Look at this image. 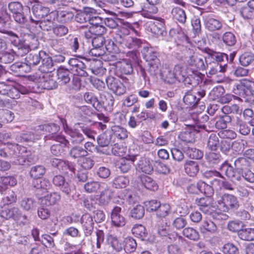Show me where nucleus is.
<instances>
[{"label": "nucleus", "mask_w": 254, "mask_h": 254, "mask_svg": "<svg viewBox=\"0 0 254 254\" xmlns=\"http://www.w3.org/2000/svg\"><path fill=\"white\" fill-rule=\"evenodd\" d=\"M28 13H26L24 11H22L15 15H12L14 21L20 25L25 24L28 21L27 15Z\"/></svg>", "instance_id": "60"}, {"label": "nucleus", "mask_w": 254, "mask_h": 254, "mask_svg": "<svg viewBox=\"0 0 254 254\" xmlns=\"http://www.w3.org/2000/svg\"><path fill=\"white\" fill-rule=\"evenodd\" d=\"M239 238L244 241H251L254 240V228H247L241 229L238 231Z\"/></svg>", "instance_id": "32"}, {"label": "nucleus", "mask_w": 254, "mask_h": 254, "mask_svg": "<svg viewBox=\"0 0 254 254\" xmlns=\"http://www.w3.org/2000/svg\"><path fill=\"white\" fill-rule=\"evenodd\" d=\"M112 196V191L109 189L102 191L100 195L99 202L103 205L108 204Z\"/></svg>", "instance_id": "55"}, {"label": "nucleus", "mask_w": 254, "mask_h": 254, "mask_svg": "<svg viewBox=\"0 0 254 254\" xmlns=\"http://www.w3.org/2000/svg\"><path fill=\"white\" fill-rule=\"evenodd\" d=\"M69 154L72 158L77 159L86 156L88 152L86 151V149H84L82 147L75 146L70 149Z\"/></svg>", "instance_id": "33"}, {"label": "nucleus", "mask_w": 254, "mask_h": 254, "mask_svg": "<svg viewBox=\"0 0 254 254\" xmlns=\"http://www.w3.org/2000/svg\"><path fill=\"white\" fill-rule=\"evenodd\" d=\"M137 165L139 169L146 174H149L153 170V166L150 162L145 158H141Z\"/></svg>", "instance_id": "44"}, {"label": "nucleus", "mask_w": 254, "mask_h": 254, "mask_svg": "<svg viewBox=\"0 0 254 254\" xmlns=\"http://www.w3.org/2000/svg\"><path fill=\"white\" fill-rule=\"evenodd\" d=\"M121 72L125 74H130L133 72L132 65L130 61H124L121 63Z\"/></svg>", "instance_id": "61"}, {"label": "nucleus", "mask_w": 254, "mask_h": 254, "mask_svg": "<svg viewBox=\"0 0 254 254\" xmlns=\"http://www.w3.org/2000/svg\"><path fill=\"white\" fill-rule=\"evenodd\" d=\"M148 30H150L152 33L157 35L165 36L167 32L164 19L161 18L157 19L149 26Z\"/></svg>", "instance_id": "13"}, {"label": "nucleus", "mask_w": 254, "mask_h": 254, "mask_svg": "<svg viewBox=\"0 0 254 254\" xmlns=\"http://www.w3.org/2000/svg\"><path fill=\"white\" fill-rule=\"evenodd\" d=\"M0 123H7L13 121L14 116V114L10 111L7 110H0Z\"/></svg>", "instance_id": "53"}, {"label": "nucleus", "mask_w": 254, "mask_h": 254, "mask_svg": "<svg viewBox=\"0 0 254 254\" xmlns=\"http://www.w3.org/2000/svg\"><path fill=\"white\" fill-rule=\"evenodd\" d=\"M64 129L65 132L69 135L70 141L73 144H81L83 141V135L78 129L69 127L67 125L64 126Z\"/></svg>", "instance_id": "15"}, {"label": "nucleus", "mask_w": 254, "mask_h": 254, "mask_svg": "<svg viewBox=\"0 0 254 254\" xmlns=\"http://www.w3.org/2000/svg\"><path fill=\"white\" fill-rule=\"evenodd\" d=\"M206 159L207 162L210 165H213L219 163L221 160V156L218 153L209 152L206 155Z\"/></svg>", "instance_id": "59"}, {"label": "nucleus", "mask_w": 254, "mask_h": 254, "mask_svg": "<svg viewBox=\"0 0 254 254\" xmlns=\"http://www.w3.org/2000/svg\"><path fill=\"white\" fill-rule=\"evenodd\" d=\"M183 100L186 105L190 106H194L199 101L196 98V96L191 91H189L185 94Z\"/></svg>", "instance_id": "56"}, {"label": "nucleus", "mask_w": 254, "mask_h": 254, "mask_svg": "<svg viewBox=\"0 0 254 254\" xmlns=\"http://www.w3.org/2000/svg\"><path fill=\"white\" fill-rule=\"evenodd\" d=\"M10 20V15L5 11H2L0 13V32L5 33L6 26Z\"/></svg>", "instance_id": "51"}, {"label": "nucleus", "mask_w": 254, "mask_h": 254, "mask_svg": "<svg viewBox=\"0 0 254 254\" xmlns=\"http://www.w3.org/2000/svg\"><path fill=\"white\" fill-rule=\"evenodd\" d=\"M52 182L53 184L67 196H70L74 190V186L70 181H66L64 177L61 175L54 176Z\"/></svg>", "instance_id": "9"}, {"label": "nucleus", "mask_w": 254, "mask_h": 254, "mask_svg": "<svg viewBox=\"0 0 254 254\" xmlns=\"http://www.w3.org/2000/svg\"><path fill=\"white\" fill-rule=\"evenodd\" d=\"M141 181L144 187L149 190L155 191L158 189V186L156 181L148 176H142Z\"/></svg>", "instance_id": "34"}, {"label": "nucleus", "mask_w": 254, "mask_h": 254, "mask_svg": "<svg viewBox=\"0 0 254 254\" xmlns=\"http://www.w3.org/2000/svg\"><path fill=\"white\" fill-rule=\"evenodd\" d=\"M183 234L186 237L191 240L196 241L199 239V234L198 231L191 227L185 228L183 230Z\"/></svg>", "instance_id": "47"}, {"label": "nucleus", "mask_w": 254, "mask_h": 254, "mask_svg": "<svg viewBox=\"0 0 254 254\" xmlns=\"http://www.w3.org/2000/svg\"><path fill=\"white\" fill-rule=\"evenodd\" d=\"M249 161L244 157H239L234 161L235 169L226 161L220 167V170L224 171L228 178L232 181L241 180V172L249 166Z\"/></svg>", "instance_id": "2"}, {"label": "nucleus", "mask_w": 254, "mask_h": 254, "mask_svg": "<svg viewBox=\"0 0 254 254\" xmlns=\"http://www.w3.org/2000/svg\"><path fill=\"white\" fill-rule=\"evenodd\" d=\"M219 140L218 135L216 133H211L207 141V146L211 150H216L217 148Z\"/></svg>", "instance_id": "49"}, {"label": "nucleus", "mask_w": 254, "mask_h": 254, "mask_svg": "<svg viewBox=\"0 0 254 254\" xmlns=\"http://www.w3.org/2000/svg\"><path fill=\"white\" fill-rule=\"evenodd\" d=\"M68 64L70 66V70L74 74L78 76L86 77L88 73L86 70L85 63L77 58H71L68 61Z\"/></svg>", "instance_id": "11"}, {"label": "nucleus", "mask_w": 254, "mask_h": 254, "mask_svg": "<svg viewBox=\"0 0 254 254\" xmlns=\"http://www.w3.org/2000/svg\"><path fill=\"white\" fill-rule=\"evenodd\" d=\"M112 134L109 132H105L99 135L97 138V142L101 146H110Z\"/></svg>", "instance_id": "46"}, {"label": "nucleus", "mask_w": 254, "mask_h": 254, "mask_svg": "<svg viewBox=\"0 0 254 254\" xmlns=\"http://www.w3.org/2000/svg\"><path fill=\"white\" fill-rule=\"evenodd\" d=\"M26 148L17 144L0 143V157L13 159L17 165H23L27 159Z\"/></svg>", "instance_id": "1"}, {"label": "nucleus", "mask_w": 254, "mask_h": 254, "mask_svg": "<svg viewBox=\"0 0 254 254\" xmlns=\"http://www.w3.org/2000/svg\"><path fill=\"white\" fill-rule=\"evenodd\" d=\"M199 209L206 214H211L212 211L213 199L209 196L199 198L196 202Z\"/></svg>", "instance_id": "16"}, {"label": "nucleus", "mask_w": 254, "mask_h": 254, "mask_svg": "<svg viewBox=\"0 0 254 254\" xmlns=\"http://www.w3.org/2000/svg\"><path fill=\"white\" fill-rule=\"evenodd\" d=\"M81 221L85 235H90L94 228L92 217L89 214H84L81 218Z\"/></svg>", "instance_id": "21"}, {"label": "nucleus", "mask_w": 254, "mask_h": 254, "mask_svg": "<svg viewBox=\"0 0 254 254\" xmlns=\"http://www.w3.org/2000/svg\"><path fill=\"white\" fill-rule=\"evenodd\" d=\"M141 53L146 59V60L149 63L159 60L157 58V53L154 51L151 47H144Z\"/></svg>", "instance_id": "35"}, {"label": "nucleus", "mask_w": 254, "mask_h": 254, "mask_svg": "<svg viewBox=\"0 0 254 254\" xmlns=\"http://www.w3.org/2000/svg\"><path fill=\"white\" fill-rule=\"evenodd\" d=\"M67 142L65 144L58 142L59 143L52 145L50 148L52 154L56 156L61 155L64 151V148L68 146L69 144V141L67 139Z\"/></svg>", "instance_id": "39"}, {"label": "nucleus", "mask_w": 254, "mask_h": 254, "mask_svg": "<svg viewBox=\"0 0 254 254\" xmlns=\"http://www.w3.org/2000/svg\"><path fill=\"white\" fill-rule=\"evenodd\" d=\"M220 110L224 115H229L231 113L238 114L240 112V108L238 105L233 104L231 106H224L220 109Z\"/></svg>", "instance_id": "64"}, {"label": "nucleus", "mask_w": 254, "mask_h": 254, "mask_svg": "<svg viewBox=\"0 0 254 254\" xmlns=\"http://www.w3.org/2000/svg\"><path fill=\"white\" fill-rule=\"evenodd\" d=\"M121 208L116 206L114 208L111 213V219L112 223L116 226L121 227L125 224V219L120 213Z\"/></svg>", "instance_id": "22"}, {"label": "nucleus", "mask_w": 254, "mask_h": 254, "mask_svg": "<svg viewBox=\"0 0 254 254\" xmlns=\"http://www.w3.org/2000/svg\"><path fill=\"white\" fill-rule=\"evenodd\" d=\"M128 184V178L123 176H118L113 181V185L116 188H124Z\"/></svg>", "instance_id": "52"}, {"label": "nucleus", "mask_w": 254, "mask_h": 254, "mask_svg": "<svg viewBox=\"0 0 254 254\" xmlns=\"http://www.w3.org/2000/svg\"><path fill=\"white\" fill-rule=\"evenodd\" d=\"M139 156L138 155L129 156L128 158H122L118 163V168L123 173L128 172L131 167V164L137 160Z\"/></svg>", "instance_id": "18"}, {"label": "nucleus", "mask_w": 254, "mask_h": 254, "mask_svg": "<svg viewBox=\"0 0 254 254\" xmlns=\"http://www.w3.org/2000/svg\"><path fill=\"white\" fill-rule=\"evenodd\" d=\"M171 13L173 17L181 23H185L187 16L185 11L182 8L176 7L172 9Z\"/></svg>", "instance_id": "38"}, {"label": "nucleus", "mask_w": 254, "mask_h": 254, "mask_svg": "<svg viewBox=\"0 0 254 254\" xmlns=\"http://www.w3.org/2000/svg\"><path fill=\"white\" fill-rule=\"evenodd\" d=\"M39 138V135L35 134L31 131L22 133L16 138V140L19 142L34 141Z\"/></svg>", "instance_id": "36"}, {"label": "nucleus", "mask_w": 254, "mask_h": 254, "mask_svg": "<svg viewBox=\"0 0 254 254\" xmlns=\"http://www.w3.org/2000/svg\"><path fill=\"white\" fill-rule=\"evenodd\" d=\"M33 15H30L29 19L32 23H37L40 20L46 18L49 16L50 9L45 6H43L39 4H35L32 7Z\"/></svg>", "instance_id": "10"}, {"label": "nucleus", "mask_w": 254, "mask_h": 254, "mask_svg": "<svg viewBox=\"0 0 254 254\" xmlns=\"http://www.w3.org/2000/svg\"><path fill=\"white\" fill-rule=\"evenodd\" d=\"M111 130L114 135L120 139H124L128 136L127 130L122 127L114 126L112 127Z\"/></svg>", "instance_id": "42"}, {"label": "nucleus", "mask_w": 254, "mask_h": 254, "mask_svg": "<svg viewBox=\"0 0 254 254\" xmlns=\"http://www.w3.org/2000/svg\"><path fill=\"white\" fill-rule=\"evenodd\" d=\"M216 200L217 207L224 212H228L230 209H237L239 206L237 197L232 194L225 193L218 195Z\"/></svg>", "instance_id": "5"}, {"label": "nucleus", "mask_w": 254, "mask_h": 254, "mask_svg": "<svg viewBox=\"0 0 254 254\" xmlns=\"http://www.w3.org/2000/svg\"><path fill=\"white\" fill-rule=\"evenodd\" d=\"M58 14L56 11L51 12L47 17L44 18L40 20L37 23H33V24L38 25L39 27L44 31H48L53 29L54 27V23L55 19L57 17Z\"/></svg>", "instance_id": "12"}, {"label": "nucleus", "mask_w": 254, "mask_h": 254, "mask_svg": "<svg viewBox=\"0 0 254 254\" xmlns=\"http://www.w3.org/2000/svg\"><path fill=\"white\" fill-rule=\"evenodd\" d=\"M223 42L228 46H233L236 43V38L234 34L230 32H225L222 36Z\"/></svg>", "instance_id": "57"}, {"label": "nucleus", "mask_w": 254, "mask_h": 254, "mask_svg": "<svg viewBox=\"0 0 254 254\" xmlns=\"http://www.w3.org/2000/svg\"><path fill=\"white\" fill-rule=\"evenodd\" d=\"M240 14L245 19H254V10L248 5L241 8Z\"/></svg>", "instance_id": "62"}, {"label": "nucleus", "mask_w": 254, "mask_h": 254, "mask_svg": "<svg viewBox=\"0 0 254 254\" xmlns=\"http://www.w3.org/2000/svg\"><path fill=\"white\" fill-rule=\"evenodd\" d=\"M32 184L37 190H41L42 193L46 192L51 186L50 182L47 180H35Z\"/></svg>", "instance_id": "45"}, {"label": "nucleus", "mask_w": 254, "mask_h": 254, "mask_svg": "<svg viewBox=\"0 0 254 254\" xmlns=\"http://www.w3.org/2000/svg\"><path fill=\"white\" fill-rule=\"evenodd\" d=\"M46 172L45 168L42 165H36L31 167L30 171V175L31 177L38 180L43 176Z\"/></svg>", "instance_id": "37"}, {"label": "nucleus", "mask_w": 254, "mask_h": 254, "mask_svg": "<svg viewBox=\"0 0 254 254\" xmlns=\"http://www.w3.org/2000/svg\"><path fill=\"white\" fill-rule=\"evenodd\" d=\"M233 126L236 127L239 132L242 135H247L251 131L250 127L240 117H237L234 121Z\"/></svg>", "instance_id": "24"}, {"label": "nucleus", "mask_w": 254, "mask_h": 254, "mask_svg": "<svg viewBox=\"0 0 254 254\" xmlns=\"http://www.w3.org/2000/svg\"><path fill=\"white\" fill-rule=\"evenodd\" d=\"M254 61V54L250 52L242 54L239 57L240 64L244 66H247Z\"/></svg>", "instance_id": "40"}, {"label": "nucleus", "mask_w": 254, "mask_h": 254, "mask_svg": "<svg viewBox=\"0 0 254 254\" xmlns=\"http://www.w3.org/2000/svg\"><path fill=\"white\" fill-rule=\"evenodd\" d=\"M84 99L87 103L91 104L97 111H102L100 102L92 93H85L84 95Z\"/></svg>", "instance_id": "29"}, {"label": "nucleus", "mask_w": 254, "mask_h": 254, "mask_svg": "<svg viewBox=\"0 0 254 254\" xmlns=\"http://www.w3.org/2000/svg\"><path fill=\"white\" fill-rule=\"evenodd\" d=\"M42 55H47L44 51L32 52L29 54L25 58V61L30 67L38 64L42 59Z\"/></svg>", "instance_id": "23"}, {"label": "nucleus", "mask_w": 254, "mask_h": 254, "mask_svg": "<svg viewBox=\"0 0 254 254\" xmlns=\"http://www.w3.org/2000/svg\"><path fill=\"white\" fill-rule=\"evenodd\" d=\"M144 215V209L143 206L137 205L130 211V215L136 219H139Z\"/></svg>", "instance_id": "54"}, {"label": "nucleus", "mask_w": 254, "mask_h": 254, "mask_svg": "<svg viewBox=\"0 0 254 254\" xmlns=\"http://www.w3.org/2000/svg\"><path fill=\"white\" fill-rule=\"evenodd\" d=\"M204 25L205 28L211 32L220 30L223 27L221 21L209 16L204 19Z\"/></svg>", "instance_id": "17"}, {"label": "nucleus", "mask_w": 254, "mask_h": 254, "mask_svg": "<svg viewBox=\"0 0 254 254\" xmlns=\"http://www.w3.org/2000/svg\"><path fill=\"white\" fill-rule=\"evenodd\" d=\"M199 230L203 234H215L218 232L216 224L210 220H205L199 226Z\"/></svg>", "instance_id": "19"}, {"label": "nucleus", "mask_w": 254, "mask_h": 254, "mask_svg": "<svg viewBox=\"0 0 254 254\" xmlns=\"http://www.w3.org/2000/svg\"><path fill=\"white\" fill-rule=\"evenodd\" d=\"M102 100L100 102L102 106V110L105 109L106 110L111 111L114 104V98L112 94L107 93L104 95V97H101Z\"/></svg>", "instance_id": "30"}, {"label": "nucleus", "mask_w": 254, "mask_h": 254, "mask_svg": "<svg viewBox=\"0 0 254 254\" xmlns=\"http://www.w3.org/2000/svg\"><path fill=\"white\" fill-rule=\"evenodd\" d=\"M205 52L208 54L206 57L207 60L215 64H221L228 61V55L223 53H217L209 49H206Z\"/></svg>", "instance_id": "14"}, {"label": "nucleus", "mask_w": 254, "mask_h": 254, "mask_svg": "<svg viewBox=\"0 0 254 254\" xmlns=\"http://www.w3.org/2000/svg\"><path fill=\"white\" fill-rule=\"evenodd\" d=\"M132 234L137 237L143 240L147 235L145 228L142 225L134 226L131 230Z\"/></svg>", "instance_id": "50"}, {"label": "nucleus", "mask_w": 254, "mask_h": 254, "mask_svg": "<svg viewBox=\"0 0 254 254\" xmlns=\"http://www.w3.org/2000/svg\"><path fill=\"white\" fill-rule=\"evenodd\" d=\"M233 92L241 97L251 96L254 93V81L243 79L235 86Z\"/></svg>", "instance_id": "8"}, {"label": "nucleus", "mask_w": 254, "mask_h": 254, "mask_svg": "<svg viewBox=\"0 0 254 254\" xmlns=\"http://www.w3.org/2000/svg\"><path fill=\"white\" fill-rule=\"evenodd\" d=\"M39 128L40 130L50 133L45 137L46 140H53L64 144L67 142L65 136L58 133L60 130V127L55 123L47 124L39 126Z\"/></svg>", "instance_id": "6"}, {"label": "nucleus", "mask_w": 254, "mask_h": 254, "mask_svg": "<svg viewBox=\"0 0 254 254\" xmlns=\"http://www.w3.org/2000/svg\"><path fill=\"white\" fill-rule=\"evenodd\" d=\"M124 250L127 253L133 252L137 246L136 242L134 239L131 237H127L124 240Z\"/></svg>", "instance_id": "48"}, {"label": "nucleus", "mask_w": 254, "mask_h": 254, "mask_svg": "<svg viewBox=\"0 0 254 254\" xmlns=\"http://www.w3.org/2000/svg\"><path fill=\"white\" fill-rule=\"evenodd\" d=\"M185 172L190 177H194L199 171L198 164L194 161H187L184 164Z\"/></svg>", "instance_id": "27"}, {"label": "nucleus", "mask_w": 254, "mask_h": 254, "mask_svg": "<svg viewBox=\"0 0 254 254\" xmlns=\"http://www.w3.org/2000/svg\"><path fill=\"white\" fill-rule=\"evenodd\" d=\"M157 233L161 237H166L169 235L170 227L166 220H162L157 225Z\"/></svg>", "instance_id": "41"}, {"label": "nucleus", "mask_w": 254, "mask_h": 254, "mask_svg": "<svg viewBox=\"0 0 254 254\" xmlns=\"http://www.w3.org/2000/svg\"><path fill=\"white\" fill-rule=\"evenodd\" d=\"M122 31L124 32L127 30L122 28L116 33L114 39L117 43L122 45L123 47L128 49H135L141 45V41L140 39L122 33Z\"/></svg>", "instance_id": "7"}, {"label": "nucleus", "mask_w": 254, "mask_h": 254, "mask_svg": "<svg viewBox=\"0 0 254 254\" xmlns=\"http://www.w3.org/2000/svg\"><path fill=\"white\" fill-rule=\"evenodd\" d=\"M45 56V57L42 59V64L39 67V70L42 72L41 73H52L55 69L53 60L51 57Z\"/></svg>", "instance_id": "26"}, {"label": "nucleus", "mask_w": 254, "mask_h": 254, "mask_svg": "<svg viewBox=\"0 0 254 254\" xmlns=\"http://www.w3.org/2000/svg\"><path fill=\"white\" fill-rule=\"evenodd\" d=\"M53 31L57 37H60L66 35L68 32V29L65 25L59 24L53 27Z\"/></svg>", "instance_id": "58"}, {"label": "nucleus", "mask_w": 254, "mask_h": 254, "mask_svg": "<svg viewBox=\"0 0 254 254\" xmlns=\"http://www.w3.org/2000/svg\"><path fill=\"white\" fill-rule=\"evenodd\" d=\"M61 198L60 194L56 192L51 193L46 196L42 199V203L46 206H50L55 204Z\"/></svg>", "instance_id": "43"}, {"label": "nucleus", "mask_w": 254, "mask_h": 254, "mask_svg": "<svg viewBox=\"0 0 254 254\" xmlns=\"http://www.w3.org/2000/svg\"><path fill=\"white\" fill-rule=\"evenodd\" d=\"M29 80L38 83L39 87L47 90H53L58 87V83L52 73H35L28 77Z\"/></svg>", "instance_id": "3"}, {"label": "nucleus", "mask_w": 254, "mask_h": 254, "mask_svg": "<svg viewBox=\"0 0 254 254\" xmlns=\"http://www.w3.org/2000/svg\"><path fill=\"white\" fill-rule=\"evenodd\" d=\"M21 213V210L16 207L5 208L1 211L0 216L5 219H12L16 221Z\"/></svg>", "instance_id": "20"}, {"label": "nucleus", "mask_w": 254, "mask_h": 254, "mask_svg": "<svg viewBox=\"0 0 254 254\" xmlns=\"http://www.w3.org/2000/svg\"><path fill=\"white\" fill-rule=\"evenodd\" d=\"M57 74L59 81L61 84H66L68 83L72 76L69 70L63 67L58 69Z\"/></svg>", "instance_id": "25"}, {"label": "nucleus", "mask_w": 254, "mask_h": 254, "mask_svg": "<svg viewBox=\"0 0 254 254\" xmlns=\"http://www.w3.org/2000/svg\"><path fill=\"white\" fill-rule=\"evenodd\" d=\"M187 62L189 65L197 69L203 70L206 68L207 58L193 49H189L187 51Z\"/></svg>", "instance_id": "4"}, {"label": "nucleus", "mask_w": 254, "mask_h": 254, "mask_svg": "<svg viewBox=\"0 0 254 254\" xmlns=\"http://www.w3.org/2000/svg\"><path fill=\"white\" fill-rule=\"evenodd\" d=\"M8 7L12 15H15L22 11H24L26 13L30 12L29 7L27 6L24 8L21 3L17 1L11 2L8 4Z\"/></svg>", "instance_id": "31"}, {"label": "nucleus", "mask_w": 254, "mask_h": 254, "mask_svg": "<svg viewBox=\"0 0 254 254\" xmlns=\"http://www.w3.org/2000/svg\"><path fill=\"white\" fill-rule=\"evenodd\" d=\"M160 65L159 60L151 62L148 64L149 67L147 69V71L150 73L151 75L155 76L157 75L159 71Z\"/></svg>", "instance_id": "63"}, {"label": "nucleus", "mask_w": 254, "mask_h": 254, "mask_svg": "<svg viewBox=\"0 0 254 254\" xmlns=\"http://www.w3.org/2000/svg\"><path fill=\"white\" fill-rule=\"evenodd\" d=\"M20 206L25 211H30L36 207V201L31 197H22L20 202Z\"/></svg>", "instance_id": "28"}]
</instances>
